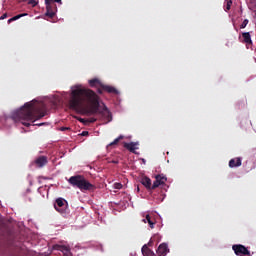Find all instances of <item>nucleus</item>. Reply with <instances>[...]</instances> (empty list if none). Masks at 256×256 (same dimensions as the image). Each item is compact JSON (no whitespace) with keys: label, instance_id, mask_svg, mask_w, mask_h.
<instances>
[{"label":"nucleus","instance_id":"nucleus-1","mask_svg":"<svg viewBox=\"0 0 256 256\" xmlns=\"http://www.w3.org/2000/svg\"><path fill=\"white\" fill-rule=\"evenodd\" d=\"M69 106L70 109L83 115H99V117L106 120V123L113 121V117L107 106L103 104L101 107L97 93L81 85L71 87Z\"/></svg>","mask_w":256,"mask_h":256},{"label":"nucleus","instance_id":"nucleus-2","mask_svg":"<svg viewBox=\"0 0 256 256\" xmlns=\"http://www.w3.org/2000/svg\"><path fill=\"white\" fill-rule=\"evenodd\" d=\"M47 115L45 108L36 102H27L19 110L15 111L11 117L4 118L6 123H17L19 121H39Z\"/></svg>","mask_w":256,"mask_h":256},{"label":"nucleus","instance_id":"nucleus-3","mask_svg":"<svg viewBox=\"0 0 256 256\" xmlns=\"http://www.w3.org/2000/svg\"><path fill=\"white\" fill-rule=\"evenodd\" d=\"M69 185L80 189V191H95V185L91 184L82 175L72 176L68 180Z\"/></svg>","mask_w":256,"mask_h":256},{"label":"nucleus","instance_id":"nucleus-4","mask_svg":"<svg viewBox=\"0 0 256 256\" xmlns=\"http://www.w3.org/2000/svg\"><path fill=\"white\" fill-rule=\"evenodd\" d=\"M232 250L237 256H251V251H249L243 244H234Z\"/></svg>","mask_w":256,"mask_h":256},{"label":"nucleus","instance_id":"nucleus-5","mask_svg":"<svg viewBox=\"0 0 256 256\" xmlns=\"http://www.w3.org/2000/svg\"><path fill=\"white\" fill-rule=\"evenodd\" d=\"M45 5H46V13H45L46 17L53 19V17H55L57 13V4L47 2V0H45Z\"/></svg>","mask_w":256,"mask_h":256},{"label":"nucleus","instance_id":"nucleus-6","mask_svg":"<svg viewBox=\"0 0 256 256\" xmlns=\"http://www.w3.org/2000/svg\"><path fill=\"white\" fill-rule=\"evenodd\" d=\"M54 208L58 211V213H61L63 215V213L67 211V201L63 198L56 199Z\"/></svg>","mask_w":256,"mask_h":256},{"label":"nucleus","instance_id":"nucleus-7","mask_svg":"<svg viewBox=\"0 0 256 256\" xmlns=\"http://www.w3.org/2000/svg\"><path fill=\"white\" fill-rule=\"evenodd\" d=\"M97 91L100 95L103 94V91H106V93H112L113 95H119V90H117V88L104 84H102L101 88H98Z\"/></svg>","mask_w":256,"mask_h":256},{"label":"nucleus","instance_id":"nucleus-8","mask_svg":"<svg viewBox=\"0 0 256 256\" xmlns=\"http://www.w3.org/2000/svg\"><path fill=\"white\" fill-rule=\"evenodd\" d=\"M241 43H244V45H246V48L249 49L251 45H253V40H251V33L243 32Z\"/></svg>","mask_w":256,"mask_h":256},{"label":"nucleus","instance_id":"nucleus-9","mask_svg":"<svg viewBox=\"0 0 256 256\" xmlns=\"http://www.w3.org/2000/svg\"><path fill=\"white\" fill-rule=\"evenodd\" d=\"M168 252H169V246H167L166 243H162L159 245V247L157 249V254L159 256H165V255H167Z\"/></svg>","mask_w":256,"mask_h":256},{"label":"nucleus","instance_id":"nucleus-10","mask_svg":"<svg viewBox=\"0 0 256 256\" xmlns=\"http://www.w3.org/2000/svg\"><path fill=\"white\" fill-rule=\"evenodd\" d=\"M137 145H139V143L137 142H130V143L124 142V148L130 151V153H135L137 149Z\"/></svg>","mask_w":256,"mask_h":256},{"label":"nucleus","instance_id":"nucleus-11","mask_svg":"<svg viewBox=\"0 0 256 256\" xmlns=\"http://www.w3.org/2000/svg\"><path fill=\"white\" fill-rule=\"evenodd\" d=\"M242 165V160L239 157L233 158L229 161V167L231 169L235 168V167H241Z\"/></svg>","mask_w":256,"mask_h":256},{"label":"nucleus","instance_id":"nucleus-12","mask_svg":"<svg viewBox=\"0 0 256 256\" xmlns=\"http://www.w3.org/2000/svg\"><path fill=\"white\" fill-rule=\"evenodd\" d=\"M47 163H48V160L46 156H40L35 160V164L37 165V167H45Z\"/></svg>","mask_w":256,"mask_h":256},{"label":"nucleus","instance_id":"nucleus-13","mask_svg":"<svg viewBox=\"0 0 256 256\" xmlns=\"http://www.w3.org/2000/svg\"><path fill=\"white\" fill-rule=\"evenodd\" d=\"M142 255H144V256H157V254H155V252H153V250L149 249V247L147 245H144L142 247Z\"/></svg>","mask_w":256,"mask_h":256},{"label":"nucleus","instance_id":"nucleus-14","mask_svg":"<svg viewBox=\"0 0 256 256\" xmlns=\"http://www.w3.org/2000/svg\"><path fill=\"white\" fill-rule=\"evenodd\" d=\"M155 179L158 181L159 185H165V183H167V177L163 174L156 175Z\"/></svg>","mask_w":256,"mask_h":256},{"label":"nucleus","instance_id":"nucleus-15","mask_svg":"<svg viewBox=\"0 0 256 256\" xmlns=\"http://www.w3.org/2000/svg\"><path fill=\"white\" fill-rule=\"evenodd\" d=\"M90 87H101L103 85L100 79L94 78L88 81Z\"/></svg>","mask_w":256,"mask_h":256},{"label":"nucleus","instance_id":"nucleus-16","mask_svg":"<svg viewBox=\"0 0 256 256\" xmlns=\"http://www.w3.org/2000/svg\"><path fill=\"white\" fill-rule=\"evenodd\" d=\"M141 183L146 187V189H151V179L147 176L141 179Z\"/></svg>","mask_w":256,"mask_h":256},{"label":"nucleus","instance_id":"nucleus-17","mask_svg":"<svg viewBox=\"0 0 256 256\" xmlns=\"http://www.w3.org/2000/svg\"><path fill=\"white\" fill-rule=\"evenodd\" d=\"M143 221L145 223H148L150 225V228L151 229H154L155 228V222H153V220H151V216L149 214L146 215V218L143 219Z\"/></svg>","mask_w":256,"mask_h":256},{"label":"nucleus","instance_id":"nucleus-18","mask_svg":"<svg viewBox=\"0 0 256 256\" xmlns=\"http://www.w3.org/2000/svg\"><path fill=\"white\" fill-rule=\"evenodd\" d=\"M27 16V13L24 14H18L8 20V23H13V21H17L18 19H21V17Z\"/></svg>","mask_w":256,"mask_h":256},{"label":"nucleus","instance_id":"nucleus-19","mask_svg":"<svg viewBox=\"0 0 256 256\" xmlns=\"http://www.w3.org/2000/svg\"><path fill=\"white\" fill-rule=\"evenodd\" d=\"M124 138V136L123 135H120L118 138H116L113 142H111L110 144H109V146L111 147V146H113V145H117L118 143H119V141H121V139H123Z\"/></svg>","mask_w":256,"mask_h":256},{"label":"nucleus","instance_id":"nucleus-20","mask_svg":"<svg viewBox=\"0 0 256 256\" xmlns=\"http://www.w3.org/2000/svg\"><path fill=\"white\" fill-rule=\"evenodd\" d=\"M232 5H233V1L228 0L227 4H226V7H225V11H230Z\"/></svg>","mask_w":256,"mask_h":256},{"label":"nucleus","instance_id":"nucleus-21","mask_svg":"<svg viewBox=\"0 0 256 256\" xmlns=\"http://www.w3.org/2000/svg\"><path fill=\"white\" fill-rule=\"evenodd\" d=\"M38 3L37 0H28V5H31L32 7H37Z\"/></svg>","mask_w":256,"mask_h":256},{"label":"nucleus","instance_id":"nucleus-22","mask_svg":"<svg viewBox=\"0 0 256 256\" xmlns=\"http://www.w3.org/2000/svg\"><path fill=\"white\" fill-rule=\"evenodd\" d=\"M247 25H249V20L245 19L242 24L240 25V29H245V27H247Z\"/></svg>","mask_w":256,"mask_h":256},{"label":"nucleus","instance_id":"nucleus-23","mask_svg":"<svg viewBox=\"0 0 256 256\" xmlns=\"http://www.w3.org/2000/svg\"><path fill=\"white\" fill-rule=\"evenodd\" d=\"M160 184L158 183L157 179H155V181L153 182V185H151L150 189H157V187H159Z\"/></svg>","mask_w":256,"mask_h":256},{"label":"nucleus","instance_id":"nucleus-24","mask_svg":"<svg viewBox=\"0 0 256 256\" xmlns=\"http://www.w3.org/2000/svg\"><path fill=\"white\" fill-rule=\"evenodd\" d=\"M114 189H123V184H121V183H115V184H114Z\"/></svg>","mask_w":256,"mask_h":256},{"label":"nucleus","instance_id":"nucleus-25","mask_svg":"<svg viewBox=\"0 0 256 256\" xmlns=\"http://www.w3.org/2000/svg\"><path fill=\"white\" fill-rule=\"evenodd\" d=\"M95 121H97V118L86 119V123H95Z\"/></svg>","mask_w":256,"mask_h":256},{"label":"nucleus","instance_id":"nucleus-26","mask_svg":"<svg viewBox=\"0 0 256 256\" xmlns=\"http://www.w3.org/2000/svg\"><path fill=\"white\" fill-rule=\"evenodd\" d=\"M60 130L61 131H71V128H69V127H61Z\"/></svg>","mask_w":256,"mask_h":256},{"label":"nucleus","instance_id":"nucleus-27","mask_svg":"<svg viewBox=\"0 0 256 256\" xmlns=\"http://www.w3.org/2000/svg\"><path fill=\"white\" fill-rule=\"evenodd\" d=\"M82 137H87L89 135V132L88 131H83L81 133Z\"/></svg>","mask_w":256,"mask_h":256},{"label":"nucleus","instance_id":"nucleus-28","mask_svg":"<svg viewBox=\"0 0 256 256\" xmlns=\"http://www.w3.org/2000/svg\"><path fill=\"white\" fill-rule=\"evenodd\" d=\"M3 19H7V13L3 14V15L0 17V21H3Z\"/></svg>","mask_w":256,"mask_h":256},{"label":"nucleus","instance_id":"nucleus-29","mask_svg":"<svg viewBox=\"0 0 256 256\" xmlns=\"http://www.w3.org/2000/svg\"><path fill=\"white\" fill-rule=\"evenodd\" d=\"M79 121H80V123H84V125H87V120L80 118Z\"/></svg>","mask_w":256,"mask_h":256},{"label":"nucleus","instance_id":"nucleus-30","mask_svg":"<svg viewBox=\"0 0 256 256\" xmlns=\"http://www.w3.org/2000/svg\"><path fill=\"white\" fill-rule=\"evenodd\" d=\"M22 125H25V127H29L31 125V123L22 122Z\"/></svg>","mask_w":256,"mask_h":256},{"label":"nucleus","instance_id":"nucleus-31","mask_svg":"<svg viewBox=\"0 0 256 256\" xmlns=\"http://www.w3.org/2000/svg\"><path fill=\"white\" fill-rule=\"evenodd\" d=\"M41 125H43V123H41V124H38V127H41Z\"/></svg>","mask_w":256,"mask_h":256},{"label":"nucleus","instance_id":"nucleus-32","mask_svg":"<svg viewBox=\"0 0 256 256\" xmlns=\"http://www.w3.org/2000/svg\"><path fill=\"white\" fill-rule=\"evenodd\" d=\"M65 251H69V249L67 247H65Z\"/></svg>","mask_w":256,"mask_h":256},{"label":"nucleus","instance_id":"nucleus-33","mask_svg":"<svg viewBox=\"0 0 256 256\" xmlns=\"http://www.w3.org/2000/svg\"><path fill=\"white\" fill-rule=\"evenodd\" d=\"M137 191H139V186L137 187Z\"/></svg>","mask_w":256,"mask_h":256},{"label":"nucleus","instance_id":"nucleus-34","mask_svg":"<svg viewBox=\"0 0 256 256\" xmlns=\"http://www.w3.org/2000/svg\"><path fill=\"white\" fill-rule=\"evenodd\" d=\"M113 163H117V161H113Z\"/></svg>","mask_w":256,"mask_h":256}]
</instances>
